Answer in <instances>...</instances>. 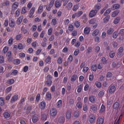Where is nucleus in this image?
Wrapping results in <instances>:
<instances>
[{
    "label": "nucleus",
    "instance_id": "60",
    "mask_svg": "<svg viewBox=\"0 0 124 124\" xmlns=\"http://www.w3.org/2000/svg\"><path fill=\"white\" fill-rule=\"evenodd\" d=\"M80 22L77 21L75 22V26L76 27V28H79V27H80Z\"/></svg>",
    "mask_w": 124,
    "mask_h": 124
},
{
    "label": "nucleus",
    "instance_id": "43",
    "mask_svg": "<svg viewBox=\"0 0 124 124\" xmlns=\"http://www.w3.org/2000/svg\"><path fill=\"white\" fill-rule=\"evenodd\" d=\"M89 100L92 103H94V101H95V99L94 96H91L89 97Z\"/></svg>",
    "mask_w": 124,
    "mask_h": 124
},
{
    "label": "nucleus",
    "instance_id": "50",
    "mask_svg": "<svg viewBox=\"0 0 124 124\" xmlns=\"http://www.w3.org/2000/svg\"><path fill=\"white\" fill-rule=\"evenodd\" d=\"M79 9V6L78 4L74 5L73 7V11H77Z\"/></svg>",
    "mask_w": 124,
    "mask_h": 124
},
{
    "label": "nucleus",
    "instance_id": "54",
    "mask_svg": "<svg viewBox=\"0 0 124 124\" xmlns=\"http://www.w3.org/2000/svg\"><path fill=\"white\" fill-rule=\"evenodd\" d=\"M51 24L53 26H56L57 25V19L53 18L51 21Z\"/></svg>",
    "mask_w": 124,
    "mask_h": 124
},
{
    "label": "nucleus",
    "instance_id": "38",
    "mask_svg": "<svg viewBox=\"0 0 124 124\" xmlns=\"http://www.w3.org/2000/svg\"><path fill=\"white\" fill-rule=\"evenodd\" d=\"M120 7H121V6L120 5V4H114V5H113L112 9L113 10L119 9V8H120Z\"/></svg>",
    "mask_w": 124,
    "mask_h": 124
},
{
    "label": "nucleus",
    "instance_id": "30",
    "mask_svg": "<svg viewBox=\"0 0 124 124\" xmlns=\"http://www.w3.org/2000/svg\"><path fill=\"white\" fill-rule=\"evenodd\" d=\"M119 107H120V104L116 102L113 105V108L115 109H117Z\"/></svg>",
    "mask_w": 124,
    "mask_h": 124
},
{
    "label": "nucleus",
    "instance_id": "10",
    "mask_svg": "<svg viewBox=\"0 0 124 124\" xmlns=\"http://www.w3.org/2000/svg\"><path fill=\"white\" fill-rule=\"evenodd\" d=\"M38 120H39V117H38V115H34L32 118V121L33 124L37 123V122H38Z\"/></svg>",
    "mask_w": 124,
    "mask_h": 124
},
{
    "label": "nucleus",
    "instance_id": "16",
    "mask_svg": "<svg viewBox=\"0 0 124 124\" xmlns=\"http://www.w3.org/2000/svg\"><path fill=\"white\" fill-rule=\"evenodd\" d=\"M121 63H118L117 64L116 62H113L112 64V66L113 68H119L121 67Z\"/></svg>",
    "mask_w": 124,
    "mask_h": 124
},
{
    "label": "nucleus",
    "instance_id": "62",
    "mask_svg": "<svg viewBox=\"0 0 124 124\" xmlns=\"http://www.w3.org/2000/svg\"><path fill=\"white\" fill-rule=\"evenodd\" d=\"M28 70H29V66H25L23 67V69L22 70V71H23V72H28Z\"/></svg>",
    "mask_w": 124,
    "mask_h": 124
},
{
    "label": "nucleus",
    "instance_id": "59",
    "mask_svg": "<svg viewBox=\"0 0 124 124\" xmlns=\"http://www.w3.org/2000/svg\"><path fill=\"white\" fill-rule=\"evenodd\" d=\"M18 74V70H14L11 73V75L15 76V75H17Z\"/></svg>",
    "mask_w": 124,
    "mask_h": 124
},
{
    "label": "nucleus",
    "instance_id": "1",
    "mask_svg": "<svg viewBox=\"0 0 124 124\" xmlns=\"http://www.w3.org/2000/svg\"><path fill=\"white\" fill-rule=\"evenodd\" d=\"M58 120V124H63L65 123V117L63 116H60Z\"/></svg>",
    "mask_w": 124,
    "mask_h": 124
},
{
    "label": "nucleus",
    "instance_id": "39",
    "mask_svg": "<svg viewBox=\"0 0 124 124\" xmlns=\"http://www.w3.org/2000/svg\"><path fill=\"white\" fill-rule=\"evenodd\" d=\"M104 112H105V106H104V105L102 104L100 109V112L103 113Z\"/></svg>",
    "mask_w": 124,
    "mask_h": 124
},
{
    "label": "nucleus",
    "instance_id": "5",
    "mask_svg": "<svg viewBox=\"0 0 124 124\" xmlns=\"http://www.w3.org/2000/svg\"><path fill=\"white\" fill-rule=\"evenodd\" d=\"M89 121L90 124H93V123H94V121H95V116L93 114L90 115Z\"/></svg>",
    "mask_w": 124,
    "mask_h": 124
},
{
    "label": "nucleus",
    "instance_id": "45",
    "mask_svg": "<svg viewBox=\"0 0 124 124\" xmlns=\"http://www.w3.org/2000/svg\"><path fill=\"white\" fill-rule=\"evenodd\" d=\"M95 9L94 10H95L96 11H98V10H99V9H100V8H101V5L100 4H97L94 7Z\"/></svg>",
    "mask_w": 124,
    "mask_h": 124
},
{
    "label": "nucleus",
    "instance_id": "56",
    "mask_svg": "<svg viewBox=\"0 0 124 124\" xmlns=\"http://www.w3.org/2000/svg\"><path fill=\"white\" fill-rule=\"evenodd\" d=\"M71 84H67L66 85L67 91H68V92H70V91H71Z\"/></svg>",
    "mask_w": 124,
    "mask_h": 124
},
{
    "label": "nucleus",
    "instance_id": "44",
    "mask_svg": "<svg viewBox=\"0 0 124 124\" xmlns=\"http://www.w3.org/2000/svg\"><path fill=\"white\" fill-rule=\"evenodd\" d=\"M73 30H74V26H73V25H72V24L69 25L68 31H73Z\"/></svg>",
    "mask_w": 124,
    "mask_h": 124
},
{
    "label": "nucleus",
    "instance_id": "33",
    "mask_svg": "<svg viewBox=\"0 0 124 124\" xmlns=\"http://www.w3.org/2000/svg\"><path fill=\"white\" fill-rule=\"evenodd\" d=\"M52 80H46V85L47 87H51L52 86Z\"/></svg>",
    "mask_w": 124,
    "mask_h": 124
},
{
    "label": "nucleus",
    "instance_id": "57",
    "mask_svg": "<svg viewBox=\"0 0 124 124\" xmlns=\"http://www.w3.org/2000/svg\"><path fill=\"white\" fill-rule=\"evenodd\" d=\"M120 20L121 19H120V17L116 18L113 22L114 24H115V25H117V24H118L119 22H120Z\"/></svg>",
    "mask_w": 124,
    "mask_h": 124
},
{
    "label": "nucleus",
    "instance_id": "14",
    "mask_svg": "<svg viewBox=\"0 0 124 124\" xmlns=\"http://www.w3.org/2000/svg\"><path fill=\"white\" fill-rule=\"evenodd\" d=\"M9 26L10 27V28H14V27H15V26L16 25V22L13 19L9 21Z\"/></svg>",
    "mask_w": 124,
    "mask_h": 124
},
{
    "label": "nucleus",
    "instance_id": "23",
    "mask_svg": "<svg viewBox=\"0 0 124 124\" xmlns=\"http://www.w3.org/2000/svg\"><path fill=\"white\" fill-rule=\"evenodd\" d=\"M77 77H78V76L77 75H73L71 78V82H75L76 79H77Z\"/></svg>",
    "mask_w": 124,
    "mask_h": 124
},
{
    "label": "nucleus",
    "instance_id": "22",
    "mask_svg": "<svg viewBox=\"0 0 124 124\" xmlns=\"http://www.w3.org/2000/svg\"><path fill=\"white\" fill-rule=\"evenodd\" d=\"M18 6H19V3H18V2H15V3L13 4L12 8L14 10H15L18 8Z\"/></svg>",
    "mask_w": 124,
    "mask_h": 124
},
{
    "label": "nucleus",
    "instance_id": "51",
    "mask_svg": "<svg viewBox=\"0 0 124 124\" xmlns=\"http://www.w3.org/2000/svg\"><path fill=\"white\" fill-rule=\"evenodd\" d=\"M17 48L18 50H23L24 49V46H23V44L19 43L18 45Z\"/></svg>",
    "mask_w": 124,
    "mask_h": 124
},
{
    "label": "nucleus",
    "instance_id": "47",
    "mask_svg": "<svg viewBox=\"0 0 124 124\" xmlns=\"http://www.w3.org/2000/svg\"><path fill=\"white\" fill-rule=\"evenodd\" d=\"M83 87V84H80L77 89L78 93H81V91H82V88Z\"/></svg>",
    "mask_w": 124,
    "mask_h": 124
},
{
    "label": "nucleus",
    "instance_id": "64",
    "mask_svg": "<svg viewBox=\"0 0 124 124\" xmlns=\"http://www.w3.org/2000/svg\"><path fill=\"white\" fill-rule=\"evenodd\" d=\"M119 33H120V34H121V35L122 36H124V29L120 30V31H119Z\"/></svg>",
    "mask_w": 124,
    "mask_h": 124
},
{
    "label": "nucleus",
    "instance_id": "46",
    "mask_svg": "<svg viewBox=\"0 0 124 124\" xmlns=\"http://www.w3.org/2000/svg\"><path fill=\"white\" fill-rule=\"evenodd\" d=\"M53 33V28H50L48 30L47 34L48 35H51Z\"/></svg>",
    "mask_w": 124,
    "mask_h": 124
},
{
    "label": "nucleus",
    "instance_id": "36",
    "mask_svg": "<svg viewBox=\"0 0 124 124\" xmlns=\"http://www.w3.org/2000/svg\"><path fill=\"white\" fill-rule=\"evenodd\" d=\"M14 82H15L14 79H10L7 81V83H8L9 85H12V84H14Z\"/></svg>",
    "mask_w": 124,
    "mask_h": 124
},
{
    "label": "nucleus",
    "instance_id": "61",
    "mask_svg": "<svg viewBox=\"0 0 124 124\" xmlns=\"http://www.w3.org/2000/svg\"><path fill=\"white\" fill-rule=\"evenodd\" d=\"M118 35H119L118 32L115 31L112 34V37L113 38H117L118 37Z\"/></svg>",
    "mask_w": 124,
    "mask_h": 124
},
{
    "label": "nucleus",
    "instance_id": "2",
    "mask_svg": "<svg viewBox=\"0 0 124 124\" xmlns=\"http://www.w3.org/2000/svg\"><path fill=\"white\" fill-rule=\"evenodd\" d=\"M57 109L56 108H52L50 109L49 115L51 117H56L57 116Z\"/></svg>",
    "mask_w": 124,
    "mask_h": 124
},
{
    "label": "nucleus",
    "instance_id": "49",
    "mask_svg": "<svg viewBox=\"0 0 124 124\" xmlns=\"http://www.w3.org/2000/svg\"><path fill=\"white\" fill-rule=\"evenodd\" d=\"M46 80L47 81H52V79H53V77L50 75H47L46 77Z\"/></svg>",
    "mask_w": 124,
    "mask_h": 124
},
{
    "label": "nucleus",
    "instance_id": "19",
    "mask_svg": "<svg viewBox=\"0 0 124 124\" xmlns=\"http://www.w3.org/2000/svg\"><path fill=\"white\" fill-rule=\"evenodd\" d=\"M115 91H116V87L114 85L110 86L109 90V93H113L115 92Z\"/></svg>",
    "mask_w": 124,
    "mask_h": 124
},
{
    "label": "nucleus",
    "instance_id": "20",
    "mask_svg": "<svg viewBox=\"0 0 124 124\" xmlns=\"http://www.w3.org/2000/svg\"><path fill=\"white\" fill-rule=\"evenodd\" d=\"M3 116L5 119L8 120L10 119V113L7 112H5L3 113Z\"/></svg>",
    "mask_w": 124,
    "mask_h": 124
},
{
    "label": "nucleus",
    "instance_id": "48",
    "mask_svg": "<svg viewBox=\"0 0 124 124\" xmlns=\"http://www.w3.org/2000/svg\"><path fill=\"white\" fill-rule=\"evenodd\" d=\"M73 61V56L72 55H70L68 58V62H72Z\"/></svg>",
    "mask_w": 124,
    "mask_h": 124
},
{
    "label": "nucleus",
    "instance_id": "24",
    "mask_svg": "<svg viewBox=\"0 0 124 124\" xmlns=\"http://www.w3.org/2000/svg\"><path fill=\"white\" fill-rule=\"evenodd\" d=\"M73 6V4L72 3V2H69L66 7L68 9V10H71Z\"/></svg>",
    "mask_w": 124,
    "mask_h": 124
},
{
    "label": "nucleus",
    "instance_id": "11",
    "mask_svg": "<svg viewBox=\"0 0 124 124\" xmlns=\"http://www.w3.org/2000/svg\"><path fill=\"white\" fill-rule=\"evenodd\" d=\"M34 11H35V7H33L31 8L29 13L30 18H31L32 17V15L34 14Z\"/></svg>",
    "mask_w": 124,
    "mask_h": 124
},
{
    "label": "nucleus",
    "instance_id": "34",
    "mask_svg": "<svg viewBox=\"0 0 124 124\" xmlns=\"http://www.w3.org/2000/svg\"><path fill=\"white\" fill-rule=\"evenodd\" d=\"M120 13V11L119 10H116L114 12H113L111 15L112 17H116L118 14Z\"/></svg>",
    "mask_w": 124,
    "mask_h": 124
},
{
    "label": "nucleus",
    "instance_id": "52",
    "mask_svg": "<svg viewBox=\"0 0 124 124\" xmlns=\"http://www.w3.org/2000/svg\"><path fill=\"white\" fill-rule=\"evenodd\" d=\"M101 62L103 64H106V63H107V60L104 57L102 58Z\"/></svg>",
    "mask_w": 124,
    "mask_h": 124
},
{
    "label": "nucleus",
    "instance_id": "37",
    "mask_svg": "<svg viewBox=\"0 0 124 124\" xmlns=\"http://www.w3.org/2000/svg\"><path fill=\"white\" fill-rule=\"evenodd\" d=\"M95 85L96 87L98 88V89H100L102 87L101 83L99 81H96L95 83Z\"/></svg>",
    "mask_w": 124,
    "mask_h": 124
},
{
    "label": "nucleus",
    "instance_id": "26",
    "mask_svg": "<svg viewBox=\"0 0 124 124\" xmlns=\"http://www.w3.org/2000/svg\"><path fill=\"white\" fill-rule=\"evenodd\" d=\"M24 18V16H20L18 19H17V21L16 22V23L17 25H20L21 23L23 21V19Z\"/></svg>",
    "mask_w": 124,
    "mask_h": 124
},
{
    "label": "nucleus",
    "instance_id": "12",
    "mask_svg": "<svg viewBox=\"0 0 124 124\" xmlns=\"http://www.w3.org/2000/svg\"><path fill=\"white\" fill-rule=\"evenodd\" d=\"M18 98H19L18 95H14V96L12 97V99H11V103H14L15 101H17V100H18Z\"/></svg>",
    "mask_w": 124,
    "mask_h": 124
},
{
    "label": "nucleus",
    "instance_id": "28",
    "mask_svg": "<svg viewBox=\"0 0 124 124\" xmlns=\"http://www.w3.org/2000/svg\"><path fill=\"white\" fill-rule=\"evenodd\" d=\"M10 1L8 0H5L2 4L3 6H9Z\"/></svg>",
    "mask_w": 124,
    "mask_h": 124
},
{
    "label": "nucleus",
    "instance_id": "18",
    "mask_svg": "<svg viewBox=\"0 0 124 124\" xmlns=\"http://www.w3.org/2000/svg\"><path fill=\"white\" fill-rule=\"evenodd\" d=\"M104 119L103 118L99 117L97 120V124H103Z\"/></svg>",
    "mask_w": 124,
    "mask_h": 124
},
{
    "label": "nucleus",
    "instance_id": "55",
    "mask_svg": "<svg viewBox=\"0 0 124 124\" xmlns=\"http://www.w3.org/2000/svg\"><path fill=\"white\" fill-rule=\"evenodd\" d=\"M67 103L69 105H73L74 104V100L71 99L68 101Z\"/></svg>",
    "mask_w": 124,
    "mask_h": 124
},
{
    "label": "nucleus",
    "instance_id": "3",
    "mask_svg": "<svg viewBox=\"0 0 124 124\" xmlns=\"http://www.w3.org/2000/svg\"><path fill=\"white\" fill-rule=\"evenodd\" d=\"M55 3V0H51L49 5H46V9L48 11H50L51 10V8L54 6V4Z\"/></svg>",
    "mask_w": 124,
    "mask_h": 124
},
{
    "label": "nucleus",
    "instance_id": "53",
    "mask_svg": "<svg viewBox=\"0 0 124 124\" xmlns=\"http://www.w3.org/2000/svg\"><path fill=\"white\" fill-rule=\"evenodd\" d=\"M45 62H46V63H49V62H51V57L48 56L45 60Z\"/></svg>",
    "mask_w": 124,
    "mask_h": 124
},
{
    "label": "nucleus",
    "instance_id": "42",
    "mask_svg": "<svg viewBox=\"0 0 124 124\" xmlns=\"http://www.w3.org/2000/svg\"><path fill=\"white\" fill-rule=\"evenodd\" d=\"M41 120L42 121H46L47 120V115L46 114H43L41 116Z\"/></svg>",
    "mask_w": 124,
    "mask_h": 124
},
{
    "label": "nucleus",
    "instance_id": "63",
    "mask_svg": "<svg viewBox=\"0 0 124 124\" xmlns=\"http://www.w3.org/2000/svg\"><path fill=\"white\" fill-rule=\"evenodd\" d=\"M8 51V46H5L4 47L2 52L4 53V54H5V53H7V51Z\"/></svg>",
    "mask_w": 124,
    "mask_h": 124
},
{
    "label": "nucleus",
    "instance_id": "32",
    "mask_svg": "<svg viewBox=\"0 0 124 124\" xmlns=\"http://www.w3.org/2000/svg\"><path fill=\"white\" fill-rule=\"evenodd\" d=\"M20 62L21 61L19 59H15L13 61V63H14V64H16V65L20 64Z\"/></svg>",
    "mask_w": 124,
    "mask_h": 124
},
{
    "label": "nucleus",
    "instance_id": "15",
    "mask_svg": "<svg viewBox=\"0 0 124 124\" xmlns=\"http://www.w3.org/2000/svg\"><path fill=\"white\" fill-rule=\"evenodd\" d=\"M54 4L56 8H59V7H61V6H62V3L60 2L59 0H56Z\"/></svg>",
    "mask_w": 124,
    "mask_h": 124
},
{
    "label": "nucleus",
    "instance_id": "4",
    "mask_svg": "<svg viewBox=\"0 0 124 124\" xmlns=\"http://www.w3.org/2000/svg\"><path fill=\"white\" fill-rule=\"evenodd\" d=\"M82 14H83V11H78V13H74L72 16V17H73V19H75L76 17L77 18H79V17H80V16L82 15Z\"/></svg>",
    "mask_w": 124,
    "mask_h": 124
},
{
    "label": "nucleus",
    "instance_id": "6",
    "mask_svg": "<svg viewBox=\"0 0 124 124\" xmlns=\"http://www.w3.org/2000/svg\"><path fill=\"white\" fill-rule=\"evenodd\" d=\"M96 14H97V11L93 10L90 12L89 16V17H91V18H93V17H94Z\"/></svg>",
    "mask_w": 124,
    "mask_h": 124
},
{
    "label": "nucleus",
    "instance_id": "35",
    "mask_svg": "<svg viewBox=\"0 0 124 124\" xmlns=\"http://www.w3.org/2000/svg\"><path fill=\"white\" fill-rule=\"evenodd\" d=\"M66 119L69 120L71 118V112L67 111L66 114Z\"/></svg>",
    "mask_w": 124,
    "mask_h": 124
},
{
    "label": "nucleus",
    "instance_id": "58",
    "mask_svg": "<svg viewBox=\"0 0 124 124\" xmlns=\"http://www.w3.org/2000/svg\"><path fill=\"white\" fill-rule=\"evenodd\" d=\"M57 62L59 64H62V58L59 57L57 60Z\"/></svg>",
    "mask_w": 124,
    "mask_h": 124
},
{
    "label": "nucleus",
    "instance_id": "27",
    "mask_svg": "<svg viewBox=\"0 0 124 124\" xmlns=\"http://www.w3.org/2000/svg\"><path fill=\"white\" fill-rule=\"evenodd\" d=\"M99 33V31L98 29H96L93 32V36H96L97 35H98Z\"/></svg>",
    "mask_w": 124,
    "mask_h": 124
},
{
    "label": "nucleus",
    "instance_id": "13",
    "mask_svg": "<svg viewBox=\"0 0 124 124\" xmlns=\"http://www.w3.org/2000/svg\"><path fill=\"white\" fill-rule=\"evenodd\" d=\"M123 53H124V47L121 46L118 50L117 54L118 56H123Z\"/></svg>",
    "mask_w": 124,
    "mask_h": 124
},
{
    "label": "nucleus",
    "instance_id": "40",
    "mask_svg": "<svg viewBox=\"0 0 124 124\" xmlns=\"http://www.w3.org/2000/svg\"><path fill=\"white\" fill-rule=\"evenodd\" d=\"M97 68V66L96 65V64L93 65L91 67L92 70L94 72H95V71H96Z\"/></svg>",
    "mask_w": 124,
    "mask_h": 124
},
{
    "label": "nucleus",
    "instance_id": "21",
    "mask_svg": "<svg viewBox=\"0 0 124 124\" xmlns=\"http://www.w3.org/2000/svg\"><path fill=\"white\" fill-rule=\"evenodd\" d=\"M91 109L93 112H96L97 111V106L96 105H93L91 107Z\"/></svg>",
    "mask_w": 124,
    "mask_h": 124
},
{
    "label": "nucleus",
    "instance_id": "9",
    "mask_svg": "<svg viewBox=\"0 0 124 124\" xmlns=\"http://www.w3.org/2000/svg\"><path fill=\"white\" fill-rule=\"evenodd\" d=\"M91 32V28L90 27H85L84 29V33L85 35H88Z\"/></svg>",
    "mask_w": 124,
    "mask_h": 124
},
{
    "label": "nucleus",
    "instance_id": "41",
    "mask_svg": "<svg viewBox=\"0 0 124 124\" xmlns=\"http://www.w3.org/2000/svg\"><path fill=\"white\" fill-rule=\"evenodd\" d=\"M88 71H89V67L84 66V67L83 68L82 72H83V73H87V72H88Z\"/></svg>",
    "mask_w": 124,
    "mask_h": 124
},
{
    "label": "nucleus",
    "instance_id": "29",
    "mask_svg": "<svg viewBox=\"0 0 124 124\" xmlns=\"http://www.w3.org/2000/svg\"><path fill=\"white\" fill-rule=\"evenodd\" d=\"M4 104H5L4 98H3V97H0V105L1 106H3Z\"/></svg>",
    "mask_w": 124,
    "mask_h": 124
},
{
    "label": "nucleus",
    "instance_id": "31",
    "mask_svg": "<svg viewBox=\"0 0 124 124\" xmlns=\"http://www.w3.org/2000/svg\"><path fill=\"white\" fill-rule=\"evenodd\" d=\"M21 12V9H18L15 14V17H19V16H20V13Z\"/></svg>",
    "mask_w": 124,
    "mask_h": 124
},
{
    "label": "nucleus",
    "instance_id": "7",
    "mask_svg": "<svg viewBox=\"0 0 124 124\" xmlns=\"http://www.w3.org/2000/svg\"><path fill=\"white\" fill-rule=\"evenodd\" d=\"M89 24H91L92 25H94L93 26V28L94 29H95L96 28V27H97V24L96 23H95V19H91L89 22Z\"/></svg>",
    "mask_w": 124,
    "mask_h": 124
},
{
    "label": "nucleus",
    "instance_id": "25",
    "mask_svg": "<svg viewBox=\"0 0 124 124\" xmlns=\"http://www.w3.org/2000/svg\"><path fill=\"white\" fill-rule=\"evenodd\" d=\"M43 12V6L42 5H40L38 9V14H41Z\"/></svg>",
    "mask_w": 124,
    "mask_h": 124
},
{
    "label": "nucleus",
    "instance_id": "17",
    "mask_svg": "<svg viewBox=\"0 0 124 124\" xmlns=\"http://www.w3.org/2000/svg\"><path fill=\"white\" fill-rule=\"evenodd\" d=\"M62 106V100H59L56 103L57 108H61Z\"/></svg>",
    "mask_w": 124,
    "mask_h": 124
},
{
    "label": "nucleus",
    "instance_id": "8",
    "mask_svg": "<svg viewBox=\"0 0 124 124\" xmlns=\"http://www.w3.org/2000/svg\"><path fill=\"white\" fill-rule=\"evenodd\" d=\"M45 107H46V103H45V101H42L40 103L39 105V108H40V109H45Z\"/></svg>",
    "mask_w": 124,
    "mask_h": 124
}]
</instances>
